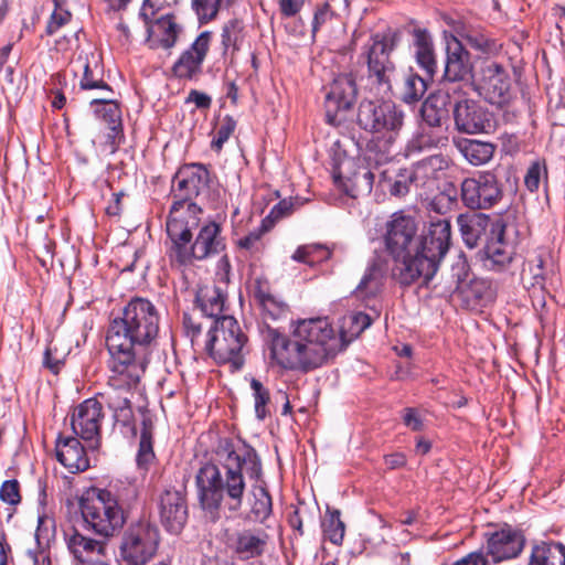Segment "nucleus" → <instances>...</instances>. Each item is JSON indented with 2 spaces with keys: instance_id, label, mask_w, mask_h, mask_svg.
<instances>
[{
  "instance_id": "nucleus-55",
  "label": "nucleus",
  "mask_w": 565,
  "mask_h": 565,
  "mask_svg": "<svg viewBox=\"0 0 565 565\" xmlns=\"http://www.w3.org/2000/svg\"><path fill=\"white\" fill-rule=\"evenodd\" d=\"M262 235H263L262 230L253 231V232L248 233L247 235H245L244 237L239 238L237 241V246L241 249L248 252L250 255H255V254L259 253L263 247Z\"/></svg>"
},
{
  "instance_id": "nucleus-24",
  "label": "nucleus",
  "mask_w": 565,
  "mask_h": 565,
  "mask_svg": "<svg viewBox=\"0 0 565 565\" xmlns=\"http://www.w3.org/2000/svg\"><path fill=\"white\" fill-rule=\"evenodd\" d=\"M472 68L469 52L457 38H454L447 44L445 77L451 82L463 81L471 76Z\"/></svg>"
},
{
  "instance_id": "nucleus-56",
  "label": "nucleus",
  "mask_w": 565,
  "mask_h": 565,
  "mask_svg": "<svg viewBox=\"0 0 565 565\" xmlns=\"http://www.w3.org/2000/svg\"><path fill=\"white\" fill-rule=\"evenodd\" d=\"M71 13L67 10L56 6L55 10L51 14V18L46 25V34H55L62 26L67 24L71 20Z\"/></svg>"
},
{
  "instance_id": "nucleus-53",
  "label": "nucleus",
  "mask_w": 565,
  "mask_h": 565,
  "mask_svg": "<svg viewBox=\"0 0 565 565\" xmlns=\"http://www.w3.org/2000/svg\"><path fill=\"white\" fill-rule=\"evenodd\" d=\"M235 128L236 121L231 116H225L216 130L215 138L212 140V148L215 149L216 151H220L223 145L232 136Z\"/></svg>"
},
{
  "instance_id": "nucleus-43",
  "label": "nucleus",
  "mask_w": 565,
  "mask_h": 565,
  "mask_svg": "<svg viewBox=\"0 0 565 565\" xmlns=\"http://www.w3.org/2000/svg\"><path fill=\"white\" fill-rule=\"evenodd\" d=\"M427 79L409 70L405 74L402 87V99L407 104H413L423 98L427 90Z\"/></svg>"
},
{
  "instance_id": "nucleus-54",
  "label": "nucleus",
  "mask_w": 565,
  "mask_h": 565,
  "mask_svg": "<svg viewBox=\"0 0 565 565\" xmlns=\"http://www.w3.org/2000/svg\"><path fill=\"white\" fill-rule=\"evenodd\" d=\"M131 396V392L130 394L124 393V398L121 402L117 403V405L115 404V408L113 409L115 422L122 426H129L132 423L134 413L130 402Z\"/></svg>"
},
{
  "instance_id": "nucleus-17",
  "label": "nucleus",
  "mask_w": 565,
  "mask_h": 565,
  "mask_svg": "<svg viewBox=\"0 0 565 565\" xmlns=\"http://www.w3.org/2000/svg\"><path fill=\"white\" fill-rule=\"evenodd\" d=\"M210 172L201 163H190L181 167L173 178V192L179 198L177 202H191L206 191L210 184Z\"/></svg>"
},
{
  "instance_id": "nucleus-26",
  "label": "nucleus",
  "mask_w": 565,
  "mask_h": 565,
  "mask_svg": "<svg viewBox=\"0 0 565 565\" xmlns=\"http://www.w3.org/2000/svg\"><path fill=\"white\" fill-rule=\"evenodd\" d=\"M393 46L386 40L374 39L367 51V66L371 76H374L379 84L388 83L390 75L394 71V64L390 60Z\"/></svg>"
},
{
  "instance_id": "nucleus-23",
  "label": "nucleus",
  "mask_w": 565,
  "mask_h": 565,
  "mask_svg": "<svg viewBox=\"0 0 565 565\" xmlns=\"http://www.w3.org/2000/svg\"><path fill=\"white\" fill-rule=\"evenodd\" d=\"M269 535L262 529H246L235 534L233 551L241 559L262 556L267 550Z\"/></svg>"
},
{
  "instance_id": "nucleus-61",
  "label": "nucleus",
  "mask_w": 565,
  "mask_h": 565,
  "mask_svg": "<svg viewBox=\"0 0 565 565\" xmlns=\"http://www.w3.org/2000/svg\"><path fill=\"white\" fill-rule=\"evenodd\" d=\"M305 0H279L280 13L286 17H295L303 7Z\"/></svg>"
},
{
  "instance_id": "nucleus-6",
  "label": "nucleus",
  "mask_w": 565,
  "mask_h": 565,
  "mask_svg": "<svg viewBox=\"0 0 565 565\" xmlns=\"http://www.w3.org/2000/svg\"><path fill=\"white\" fill-rule=\"evenodd\" d=\"M354 167V160L349 158L342 160L332 172L334 184L351 196L369 194L372 191L375 178H379V185L393 196H405L414 183L408 169H396L394 167H375L373 170L366 167H359L351 174L348 172Z\"/></svg>"
},
{
  "instance_id": "nucleus-19",
  "label": "nucleus",
  "mask_w": 565,
  "mask_h": 565,
  "mask_svg": "<svg viewBox=\"0 0 565 565\" xmlns=\"http://www.w3.org/2000/svg\"><path fill=\"white\" fill-rule=\"evenodd\" d=\"M511 82L507 70L492 62L482 70L480 95L492 105L503 106L510 99Z\"/></svg>"
},
{
  "instance_id": "nucleus-9",
  "label": "nucleus",
  "mask_w": 565,
  "mask_h": 565,
  "mask_svg": "<svg viewBox=\"0 0 565 565\" xmlns=\"http://www.w3.org/2000/svg\"><path fill=\"white\" fill-rule=\"evenodd\" d=\"M83 527L95 535L108 540L115 536L127 521L126 513L99 488H93L79 499Z\"/></svg>"
},
{
  "instance_id": "nucleus-60",
  "label": "nucleus",
  "mask_w": 565,
  "mask_h": 565,
  "mask_svg": "<svg viewBox=\"0 0 565 565\" xmlns=\"http://www.w3.org/2000/svg\"><path fill=\"white\" fill-rule=\"evenodd\" d=\"M298 201L290 200H281L278 202L270 211V215L274 218H280L289 215L294 210Z\"/></svg>"
},
{
  "instance_id": "nucleus-45",
  "label": "nucleus",
  "mask_w": 565,
  "mask_h": 565,
  "mask_svg": "<svg viewBox=\"0 0 565 565\" xmlns=\"http://www.w3.org/2000/svg\"><path fill=\"white\" fill-rule=\"evenodd\" d=\"M323 534L334 545H341L344 539L345 525L340 519L339 510H328L322 522Z\"/></svg>"
},
{
  "instance_id": "nucleus-2",
  "label": "nucleus",
  "mask_w": 565,
  "mask_h": 565,
  "mask_svg": "<svg viewBox=\"0 0 565 565\" xmlns=\"http://www.w3.org/2000/svg\"><path fill=\"white\" fill-rule=\"evenodd\" d=\"M156 306L141 297L132 298L109 323L106 333L107 362L116 374L115 385L134 383L146 372L151 345L159 332Z\"/></svg>"
},
{
  "instance_id": "nucleus-16",
  "label": "nucleus",
  "mask_w": 565,
  "mask_h": 565,
  "mask_svg": "<svg viewBox=\"0 0 565 565\" xmlns=\"http://www.w3.org/2000/svg\"><path fill=\"white\" fill-rule=\"evenodd\" d=\"M356 95V87L351 75H339L326 95V118L332 126H341L345 121L344 113L351 108Z\"/></svg>"
},
{
  "instance_id": "nucleus-51",
  "label": "nucleus",
  "mask_w": 565,
  "mask_h": 565,
  "mask_svg": "<svg viewBox=\"0 0 565 565\" xmlns=\"http://www.w3.org/2000/svg\"><path fill=\"white\" fill-rule=\"evenodd\" d=\"M547 177V169L544 160H536L529 167L524 177L526 188L534 192L539 189L542 178Z\"/></svg>"
},
{
  "instance_id": "nucleus-1",
  "label": "nucleus",
  "mask_w": 565,
  "mask_h": 565,
  "mask_svg": "<svg viewBox=\"0 0 565 565\" xmlns=\"http://www.w3.org/2000/svg\"><path fill=\"white\" fill-rule=\"evenodd\" d=\"M416 233L415 218L402 211L386 223L385 245L394 260L392 277L403 286L419 279L427 284L435 276L450 245V221H431L420 238Z\"/></svg>"
},
{
  "instance_id": "nucleus-30",
  "label": "nucleus",
  "mask_w": 565,
  "mask_h": 565,
  "mask_svg": "<svg viewBox=\"0 0 565 565\" xmlns=\"http://www.w3.org/2000/svg\"><path fill=\"white\" fill-rule=\"evenodd\" d=\"M413 53L418 66L431 79L437 70L436 54L431 35L425 29L413 31Z\"/></svg>"
},
{
  "instance_id": "nucleus-49",
  "label": "nucleus",
  "mask_w": 565,
  "mask_h": 565,
  "mask_svg": "<svg viewBox=\"0 0 565 565\" xmlns=\"http://www.w3.org/2000/svg\"><path fill=\"white\" fill-rule=\"evenodd\" d=\"M329 257L330 250L320 245L301 246L292 255V259L296 262L309 265L328 259Z\"/></svg>"
},
{
  "instance_id": "nucleus-10",
  "label": "nucleus",
  "mask_w": 565,
  "mask_h": 565,
  "mask_svg": "<svg viewBox=\"0 0 565 565\" xmlns=\"http://www.w3.org/2000/svg\"><path fill=\"white\" fill-rule=\"evenodd\" d=\"M160 543L158 527L146 520L131 523L118 545L119 565H147L157 554Z\"/></svg>"
},
{
  "instance_id": "nucleus-11",
  "label": "nucleus",
  "mask_w": 565,
  "mask_h": 565,
  "mask_svg": "<svg viewBox=\"0 0 565 565\" xmlns=\"http://www.w3.org/2000/svg\"><path fill=\"white\" fill-rule=\"evenodd\" d=\"M103 419V406L96 398L85 399L71 414V427L75 437L82 439L90 450L100 447Z\"/></svg>"
},
{
  "instance_id": "nucleus-63",
  "label": "nucleus",
  "mask_w": 565,
  "mask_h": 565,
  "mask_svg": "<svg viewBox=\"0 0 565 565\" xmlns=\"http://www.w3.org/2000/svg\"><path fill=\"white\" fill-rule=\"evenodd\" d=\"M44 364L47 369H50L54 374H57L64 364L63 356L53 355V349L50 344L44 354Z\"/></svg>"
},
{
  "instance_id": "nucleus-21",
  "label": "nucleus",
  "mask_w": 565,
  "mask_h": 565,
  "mask_svg": "<svg viewBox=\"0 0 565 565\" xmlns=\"http://www.w3.org/2000/svg\"><path fill=\"white\" fill-rule=\"evenodd\" d=\"M504 228L497 225L492 230L493 238L489 241L481 254L482 267L490 271L502 273L513 262V246L503 241Z\"/></svg>"
},
{
  "instance_id": "nucleus-34",
  "label": "nucleus",
  "mask_w": 565,
  "mask_h": 565,
  "mask_svg": "<svg viewBox=\"0 0 565 565\" xmlns=\"http://www.w3.org/2000/svg\"><path fill=\"white\" fill-rule=\"evenodd\" d=\"M75 65L83 71V76L79 81L82 89H100L108 94L111 93V88L103 79V70L96 56L92 55L88 57L87 55H79Z\"/></svg>"
},
{
  "instance_id": "nucleus-5",
  "label": "nucleus",
  "mask_w": 565,
  "mask_h": 565,
  "mask_svg": "<svg viewBox=\"0 0 565 565\" xmlns=\"http://www.w3.org/2000/svg\"><path fill=\"white\" fill-rule=\"evenodd\" d=\"M201 211L198 204L186 202H174L170 209L167 221V234L170 239L168 256L173 267L189 266L193 260L206 259L225 249L221 225L213 221L200 228L191 244V228L198 225L196 215Z\"/></svg>"
},
{
  "instance_id": "nucleus-44",
  "label": "nucleus",
  "mask_w": 565,
  "mask_h": 565,
  "mask_svg": "<svg viewBox=\"0 0 565 565\" xmlns=\"http://www.w3.org/2000/svg\"><path fill=\"white\" fill-rule=\"evenodd\" d=\"M250 390L253 392L256 418L264 420L267 416L270 415L269 390L265 387L264 384L257 379L250 380Z\"/></svg>"
},
{
  "instance_id": "nucleus-25",
  "label": "nucleus",
  "mask_w": 565,
  "mask_h": 565,
  "mask_svg": "<svg viewBox=\"0 0 565 565\" xmlns=\"http://www.w3.org/2000/svg\"><path fill=\"white\" fill-rule=\"evenodd\" d=\"M386 274V260L379 255L373 256L367 263L365 271L354 290L356 297L363 299L375 297L384 286Z\"/></svg>"
},
{
  "instance_id": "nucleus-12",
  "label": "nucleus",
  "mask_w": 565,
  "mask_h": 565,
  "mask_svg": "<svg viewBox=\"0 0 565 565\" xmlns=\"http://www.w3.org/2000/svg\"><path fill=\"white\" fill-rule=\"evenodd\" d=\"M462 203L472 210H486L495 205L502 196L497 177L490 171L466 178L460 188Z\"/></svg>"
},
{
  "instance_id": "nucleus-62",
  "label": "nucleus",
  "mask_w": 565,
  "mask_h": 565,
  "mask_svg": "<svg viewBox=\"0 0 565 565\" xmlns=\"http://www.w3.org/2000/svg\"><path fill=\"white\" fill-rule=\"evenodd\" d=\"M185 103H193L198 108L207 109L211 106L212 99L207 94L192 89L190 90Z\"/></svg>"
},
{
  "instance_id": "nucleus-50",
  "label": "nucleus",
  "mask_w": 565,
  "mask_h": 565,
  "mask_svg": "<svg viewBox=\"0 0 565 565\" xmlns=\"http://www.w3.org/2000/svg\"><path fill=\"white\" fill-rule=\"evenodd\" d=\"M108 369L110 375L108 379L109 391L106 393V401L108 407L113 411L115 408V404L117 405V403L121 402V399L124 398V393L130 394V391L137 386L142 376H139L138 380L135 381L134 383H121L120 385H115V383L113 382V377L116 374L114 373L111 367Z\"/></svg>"
},
{
  "instance_id": "nucleus-52",
  "label": "nucleus",
  "mask_w": 565,
  "mask_h": 565,
  "mask_svg": "<svg viewBox=\"0 0 565 565\" xmlns=\"http://www.w3.org/2000/svg\"><path fill=\"white\" fill-rule=\"evenodd\" d=\"M457 32L459 36L472 49L481 52H486L489 49V40L482 32L465 26Z\"/></svg>"
},
{
  "instance_id": "nucleus-32",
  "label": "nucleus",
  "mask_w": 565,
  "mask_h": 565,
  "mask_svg": "<svg viewBox=\"0 0 565 565\" xmlns=\"http://www.w3.org/2000/svg\"><path fill=\"white\" fill-rule=\"evenodd\" d=\"M457 224L462 239L469 248H473L478 245L482 236L486 235L489 226H492V230L495 228L491 218L482 213L460 214L457 217Z\"/></svg>"
},
{
  "instance_id": "nucleus-31",
  "label": "nucleus",
  "mask_w": 565,
  "mask_h": 565,
  "mask_svg": "<svg viewBox=\"0 0 565 565\" xmlns=\"http://www.w3.org/2000/svg\"><path fill=\"white\" fill-rule=\"evenodd\" d=\"M226 296L223 290L213 285L206 284L199 286L195 292V303L201 312L212 320H216L225 310Z\"/></svg>"
},
{
  "instance_id": "nucleus-58",
  "label": "nucleus",
  "mask_w": 565,
  "mask_h": 565,
  "mask_svg": "<svg viewBox=\"0 0 565 565\" xmlns=\"http://www.w3.org/2000/svg\"><path fill=\"white\" fill-rule=\"evenodd\" d=\"M164 0H145L141 9L140 17L146 24L153 22L158 12L163 8Z\"/></svg>"
},
{
  "instance_id": "nucleus-46",
  "label": "nucleus",
  "mask_w": 565,
  "mask_h": 565,
  "mask_svg": "<svg viewBox=\"0 0 565 565\" xmlns=\"http://www.w3.org/2000/svg\"><path fill=\"white\" fill-rule=\"evenodd\" d=\"M244 40V24L241 20L233 19L226 22L222 30V45L225 51H238Z\"/></svg>"
},
{
  "instance_id": "nucleus-33",
  "label": "nucleus",
  "mask_w": 565,
  "mask_h": 565,
  "mask_svg": "<svg viewBox=\"0 0 565 565\" xmlns=\"http://www.w3.org/2000/svg\"><path fill=\"white\" fill-rule=\"evenodd\" d=\"M452 142L459 153L476 167L488 163L495 151V145L488 141L459 137L454 138Z\"/></svg>"
},
{
  "instance_id": "nucleus-35",
  "label": "nucleus",
  "mask_w": 565,
  "mask_h": 565,
  "mask_svg": "<svg viewBox=\"0 0 565 565\" xmlns=\"http://www.w3.org/2000/svg\"><path fill=\"white\" fill-rule=\"evenodd\" d=\"M527 565H565V545L553 541L533 544Z\"/></svg>"
},
{
  "instance_id": "nucleus-15",
  "label": "nucleus",
  "mask_w": 565,
  "mask_h": 565,
  "mask_svg": "<svg viewBox=\"0 0 565 565\" xmlns=\"http://www.w3.org/2000/svg\"><path fill=\"white\" fill-rule=\"evenodd\" d=\"M67 550L76 565H110L108 543L85 535L77 529L65 535Z\"/></svg>"
},
{
  "instance_id": "nucleus-47",
  "label": "nucleus",
  "mask_w": 565,
  "mask_h": 565,
  "mask_svg": "<svg viewBox=\"0 0 565 565\" xmlns=\"http://www.w3.org/2000/svg\"><path fill=\"white\" fill-rule=\"evenodd\" d=\"M224 0H192V9L201 24L216 19Z\"/></svg>"
},
{
  "instance_id": "nucleus-14",
  "label": "nucleus",
  "mask_w": 565,
  "mask_h": 565,
  "mask_svg": "<svg viewBox=\"0 0 565 565\" xmlns=\"http://www.w3.org/2000/svg\"><path fill=\"white\" fill-rule=\"evenodd\" d=\"M452 116L456 129L463 134H489L494 129L492 114L475 99L457 100L454 105Z\"/></svg>"
},
{
  "instance_id": "nucleus-59",
  "label": "nucleus",
  "mask_w": 565,
  "mask_h": 565,
  "mask_svg": "<svg viewBox=\"0 0 565 565\" xmlns=\"http://www.w3.org/2000/svg\"><path fill=\"white\" fill-rule=\"evenodd\" d=\"M404 424L414 431H419L423 428V420L415 408H405L403 415Z\"/></svg>"
},
{
  "instance_id": "nucleus-28",
  "label": "nucleus",
  "mask_w": 565,
  "mask_h": 565,
  "mask_svg": "<svg viewBox=\"0 0 565 565\" xmlns=\"http://www.w3.org/2000/svg\"><path fill=\"white\" fill-rule=\"evenodd\" d=\"M458 278H460V274H458ZM456 291L461 297L466 307L471 309L484 306L495 297L491 282L483 278H473L468 282L459 279Z\"/></svg>"
},
{
  "instance_id": "nucleus-41",
  "label": "nucleus",
  "mask_w": 565,
  "mask_h": 565,
  "mask_svg": "<svg viewBox=\"0 0 565 565\" xmlns=\"http://www.w3.org/2000/svg\"><path fill=\"white\" fill-rule=\"evenodd\" d=\"M527 270L532 276L533 286L544 287L545 280L554 271V260L550 252L540 250L527 260Z\"/></svg>"
},
{
  "instance_id": "nucleus-42",
  "label": "nucleus",
  "mask_w": 565,
  "mask_h": 565,
  "mask_svg": "<svg viewBox=\"0 0 565 565\" xmlns=\"http://www.w3.org/2000/svg\"><path fill=\"white\" fill-rule=\"evenodd\" d=\"M211 322H213V320L205 316L204 318H196L189 313L183 315L184 334L190 339L193 348L203 350V341L205 340L203 330H209Z\"/></svg>"
},
{
  "instance_id": "nucleus-29",
  "label": "nucleus",
  "mask_w": 565,
  "mask_h": 565,
  "mask_svg": "<svg viewBox=\"0 0 565 565\" xmlns=\"http://www.w3.org/2000/svg\"><path fill=\"white\" fill-rule=\"evenodd\" d=\"M90 105L97 106L95 108L96 116L107 124L110 130L107 138L110 143V151L114 152L118 147L117 138L122 131L119 105L111 98H95L90 102Z\"/></svg>"
},
{
  "instance_id": "nucleus-64",
  "label": "nucleus",
  "mask_w": 565,
  "mask_h": 565,
  "mask_svg": "<svg viewBox=\"0 0 565 565\" xmlns=\"http://www.w3.org/2000/svg\"><path fill=\"white\" fill-rule=\"evenodd\" d=\"M423 117L429 124V126L440 125V115L435 110V107L430 100H426L423 105Z\"/></svg>"
},
{
  "instance_id": "nucleus-18",
  "label": "nucleus",
  "mask_w": 565,
  "mask_h": 565,
  "mask_svg": "<svg viewBox=\"0 0 565 565\" xmlns=\"http://www.w3.org/2000/svg\"><path fill=\"white\" fill-rule=\"evenodd\" d=\"M212 33H200L172 66V72L180 79H192L202 72V64L210 50Z\"/></svg>"
},
{
  "instance_id": "nucleus-48",
  "label": "nucleus",
  "mask_w": 565,
  "mask_h": 565,
  "mask_svg": "<svg viewBox=\"0 0 565 565\" xmlns=\"http://www.w3.org/2000/svg\"><path fill=\"white\" fill-rule=\"evenodd\" d=\"M154 460V452L152 448V437L150 430L143 424V429L140 435L139 449L137 454V465L143 470H148L149 466Z\"/></svg>"
},
{
  "instance_id": "nucleus-57",
  "label": "nucleus",
  "mask_w": 565,
  "mask_h": 565,
  "mask_svg": "<svg viewBox=\"0 0 565 565\" xmlns=\"http://www.w3.org/2000/svg\"><path fill=\"white\" fill-rule=\"evenodd\" d=\"M0 499L8 504L14 505L21 501L20 487L17 480H7L0 488Z\"/></svg>"
},
{
  "instance_id": "nucleus-20",
  "label": "nucleus",
  "mask_w": 565,
  "mask_h": 565,
  "mask_svg": "<svg viewBox=\"0 0 565 565\" xmlns=\"http://www.w3.org/2000/svg\"><path fill=\"white\" fill-rule=\"evenodd\" d=\"M161 524L171 533H179L188 520V505L181 491L164 490L158 502Z\"/></svg>"
},
{
  "instance_id": "nucleus-4",
  "label": "nucleus",
  "mask_w": 565,
  "mask_h": 565,
  "mask_svg": "<svg viewBox=\"0 0 565 565\" xmlns=\"http://www.w3.org/2000/svg\"><path fill=\"white\" fill-rule=\"evenodd\" d=\"M343 350V341L327 318L297 321L290 338L276 334L271 355L284 369L309 372L322 366Z\"/></svg>"
},
{
  "instance_id": "nucleus-40",
  "label": "nucleus",
  "mask_w": 565,
  "mask_h": 565,
  "mask_svg": "<svg viewBox=\"0 0 565 565\" xmlns=\"http://www.w3.org/2000/svg\"><path fill=\"white\" fill-rule=\"evenodd\" d=\"M250 487L249 505L255 520H266L273 509L271 497L269 495L262 477Z\"/></svg>"
},
{
  "instance_id": "nucleus-8",
  "label": "nucleus",
  "mask_w": 565,
  "mask_h": 565,
  "mask_svg": "<svg viewBox=\"0 0 565 565\" xmlns=\"http://www.w3.org/2000/svg\"><path fill=\"white\" fill-rule=\"evenodd\" d=\"M247 337L233 316L213 320L205 333L203 350L218 364L230 363L234 369L244 363V348Z\"/></svg>"
},
{
  "instance_id": "nucleus-13",
  "label": "nucleus",
  "mask_w": 565,
  "mask_h": 565,
  "mask_svg": "<svg viewBox=\"0 0 565 565\" xmlns=\"http://www.w3.org/2000/svg\"><path fill=\"white\" fill-rule=\"evenodd\" d=\"M484 537V554L492 564H499L518 557L525 545V537L522 531L509 524L499 529L488 531Z\"/></svg>"
},
{
  "instance_id": "nucleus-38",
  "label": "nucleus",
  "mask_w": 565,
  "mask_h": 565,
  "mask_svg": "<svg viewBox=\"0 0 565 565\" xmlns=\"http://www.w3.org/2000/svg\"><path fill=\"white\" fill-rule=\"evenodd\" d=\"M99 491L108 494L126 514L139 497L138 484L128 480H117Z\"/></svg>"
},
{
  "instance_id": "nucleus-36",
  "label": "nucleus",
  "mask_w": 565,
  "mask_h": 565,
  "mask_svg": "<svg viewBox=\"0 0 565 565\" xmlns=\"http://www.w3.org/2000/svg\"><path fill=\"white\" fill-rule=\"evenodd\" d=\"M254 298L262 310L265 321H276L287 315L288 306L286 302L270 294L260 281H257L254 289Z\"/></svg>"
},
{
  "instance_id": "nucleus-3",
  "label": "nucleus",
  "mask_w": 565,
  "mask_h": 565,
  "mask_svg": "<svg viewBox=\"0 0 565 565\" xmlns=\"http://www.w3.org/2000/svg\"><path fill=\"white\" fill-rule=\"evenodd\" d=\"M262 475V461L254 449L241 455L231 441H221L215 461L202 465L195 476L201 508L213 520L220 519L222 513L239 511L247 490L245 476L258 481Z\"/></svg>"
},
{
  "instance_id": "nucleus-37",
  "label": "nucleus",
  "mask_w": 565,
  "mask_h": 565,
  "mask_svg": "<svg viewBox=\"0 0 565 565\" xmlns=\"http://www.w3.org/2000/svg\"><path fill=\"white\" fill-rule=\"evenodd\" d=\"M443 160L440 156H430L416 163L408 169L412 177L414 188H427L433 183L441 169Z\"/></svg>"
},
{
  "instance_id": "nucleus-27",
  "label": "nucleus",
  "mask_w": 565,
  "mask_h": 565,
  "mask_svg": "<svg viewBox=\"0 0 565 565\" xmlns=\"http://www.w3.org/2000/svg\"><path fill=\"white\" fill-rule=\"evenodd\" d=\"M56 458L71 473L84 471L89 467L85 447L77 437L60 438L56 443Z\"/></svg>"
},
{
  "instance_id": "nucleus-39",
  "label": "nucleus",
  "mask_w": 565,
  "mask_h": 565,
  "mask_svg": "<svg viewBox=\"0 0 565 565\" xmlns=\"http://www.w3.org/2000/svg\"><path fill=\"white\" fill-rule=\"evenodd\" d=\"M371 323V317L363 312H351L344 316L341 320L339 333H337L343 341V350L351 341L367 329Z\"/></svg>"
},
{
  "instance_id": "nucleus-7",
  "label": "nucleus",
  "mask_w": 565,
  "mask_h": 565,
  "mask_svg": "<svg viewBox=\"0 0 565 565\" xmlns=\"http://www.w3.org/2000/svg\"><path fill=\"white\" fill-rule=\"evenodd\" d=\"M356 122L372 134L367 143L369 153L376 152L381 154V160H390L404 124V113L392 102L362 100Z\"/></svg>"
},
{
  "instance_id": "nucleus-22",
  "label": "nucleus",
  "mask_w": 565,
  "mask_h": 565,
  "mask_svg": "<svg viewBox=\"0 0 565 565\" xmlns=\"http://www.w3.org/2000/svg\"><path fill=\"white\" fill-rule=\"evenodd\" d=\"M147 25V44L150 49H171L182 32L172 14H163Z\"/></svg>"
}]
</instances>
